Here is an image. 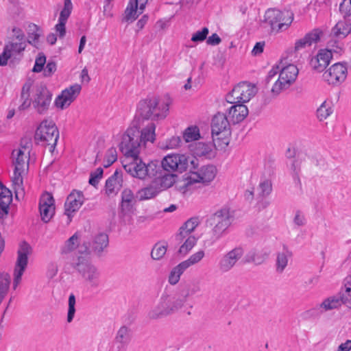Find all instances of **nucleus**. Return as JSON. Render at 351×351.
<instances>
[{"instance_id": "9d476101", "label": "nucleus", "mask_w": 351, "mask_h": 351, "mask_svg": "<svg viewBox=\"0 0 351 351\" xmlns=\"http://www.w3.org/2000/svg\"><path fill=\"white\" fill-rule=\"evenodd\" d=\"M256 93V88L247 82H241L235 86L226 96L230 104H243L250 100Z\"/></svg>"}, {"instance_id": "f704fd0d", "label": "nucleus", "mask_w": 351, "mask_h": 351, "mask_svg": "<svg viewBox=\"0 0 351 351\" xmlns=\"http://www.w3.org/2000/svg\"><path fill=\"white\" fill-rule=\"evenodd\" d=\"M344 305L351 308V276H347L343 280V286L339 292Z\"/></svg>"}, {"instance_id": "dca6fc26", "label": "nucleus", "mask_w": 351, "mask_h": 351, "mask_svg": "<svg viewBox=\"0 0 351 351\" xmlns=\"http://www.w3.org/2000/svg\"><path fill=\"white\" fill-rule=\"evenodd\" d=\"M82 90L81 85L75 84L65 88L55 100V106L63 110L69 107L78 97Z\"/></svg>"}, {"instance_id": "e2e57ef3", "label": "nucleus", "mask_w": 351, "mask_h": 351, "mask_svg": "<svg viewBox=\"0 0 351 351\" xmlns=\"http://www.w3.org/2000/svg\"><path fill=\"white\" fill-rule=\"evenodd\" d=\"M339 10L344 18L351 15V0H343L339 5Z\"/></svg>"}, {"instance_id": "4468645a", "label": "nucleus", "mask_w": 351, "mask_h": 351, "mask_svg": "<svg viewBox=\"0 0 351 351\" xmlns=\"http://www.w3.org/2000/svg\"><path fill=\"white\" fill-rule=\"evenodd\" d=\"M52 94L45 86L36 87L32 99V105L38 114H44L49 109Z\"/></svg>"}, {"instance_id": "2f4dec72", "label": "nucleus", "mask_w": 351, "mask_h": 351, "mask_svg": "<svg viewBox=\"0 0 351 351\" xmlns=\"http://www.w3.org/2000/svg\"><path fill=\"white\" fill-rule=\"evenodd\" d=\"M156 125L150 122L140 131V141L141 146H145L147 142L154 143L156 139Z\"/></svg>"}, {"instance_id": "603ef678", "label": "nucleus", "mask_w": 351, "mask_h": 351, "mask_svg": "<svg viewBox=\"0 0 351 351\" xmlns=\"http://www.w3.org/2000/svg\"><path fill=\"white\" fill-rule=\"evenodd\" d=\"M191 151L195 155L202 156L209 152V147L207 144L199 142L191 145Z\"/></svg>"}, {"instance_id": "37998d69", "label": "nucleus", "mask_w": 351, "mask_h": 351, "mask_svg": "<svg viewBox=\"0 0 351 351\" xmlns=\"http://www.w3.org/2000/svg\"><path fill=\"white\" fill-rule=\"evenodd\" d=\"M29 90L30 86L25 84L21 90V99L22 101L21 104L19 106V110H25L27 109L32 101L29 99Z\"/></svg>"}, {"instance_id": "cd10ccee", "label": "nucleus", "mask_w": 351, "mask_h": 351, "mask_svg": "<svg viewBox=\"0 0 351 351\" xmlns=\"http://www.w3.org/2000/svg\"><path fill=\"white\" fill-rule=\"evenodd\" d=\"M351 33V23L346 19L339 21L332 28L330 36L337 39H343Z\"/></svg>"}, {"instance_id": "39448f33", "label": "nucleus", "mask_w": 351, "mask_h": 351, "mask_svg": "<svg viewBox=\"0 0 351 351\" xmlns=\"http://www.w3.org/2000/svg\"><path fill=\"white\" fill-rule=\"evenodd\" d=\"M141 144L140 130L136 127H130L122 135L119 149L125 158L137 156L140 153Z\"/></svg>"}, {"instance_id": "ddd939ff", "label": "nucleus", "mask_w": 351, "mask_h": 351, "mask_svg": "<svg viewBox=\"0 0 351 351\" xmlns=\"http://www.w3.org/2000/svg\"><path fill=\"white\" fill-rule=\"evenodd\" d=\"M189 163V158L184 154H173L165 156L162 162L161 167L168 172L182 173L186 171Z\"/></svg>"}, {"instance_id": "f03ea898", "label": "nucleus", "mask_w": 351, "mask_h": 351, "mask_svg": "<svg viewBox=\"0 0 351 351\" xmlns=\"http://www.w3.org/2000/svg\"><path fill=\"white\" fill-rule=\"evenodd\" d=\"M189 296V293L162 295L158 303L149 311L148 317L158 319L175 313L184 306Z\"/></svg>"}, {"instance_id": "774afa93", "label": "nucleus", "mask_w": 351, "mask_h": 351, "mask_svg": "<svg viewBox=\"0 0 351 351\" xmlns=\"http://www.w3.org/2000/svg\"><path fill=\"white\" fill-rule=\"evenodd\" d=\"M293 221L295 224L298 226H302L306 223L305 217L300 211L296 212Z\"/></svg>"}, {"instance_id": "412c9836", "label": "nucleus", "mask_w": 351, "mask_h": 351, "mask_svg": "<svg viewBox=\"0 0 351 351\" xmlns=\"http://www.w3.org/2000/svg\"><path fill=\"white\" fill-rule=\"evenodd\" d=\"M84 202V195L81 191H73L66 198L64 204V214L71 221L72 214L77 212Z\"/></svg>"}, {"instance_id": "473e14b6", "label": "nucleus", "mask_w": 351, "mask_h": 351, "mask_svg": "<svg viewBox=\"0 0 351 351\" xmlns=\"http://www.w3.org/2000/svg\"><path fill=\"white\" fill-rule=\"evenodd\" d=\"M343 304H344V302L339 293L338 295H332L324 300L319 306L324 311H328L339 308Z\"/></svg>"}, {"instance_id": "9b49d317", "label": "nucleus", "mask_w": 351, "mask_h": 351, "mask_svg": "<svg viewBox=\"0 0 351 351\" xmlns=\"http://www.w3.org/2000/svg\"><path fill=\"white\" fill-rule=\"evenodd\" d=\"M74 267L82 274L90 286L97 288L100 285V273L97 268L83 257H79Z\"/></svg>"}, {"instance_id": "5701e85b", "label": "nucleus", "mask_w": 351, "mask_h": 351, "mask_svg": "<svg viewBox=\"0 0 351 351\" xmlns=\"http://www.w3.org/2000/svg\"><path fill=\"white\" fill-rule=\"evenodd\" d=\"M122 186V173L118 170H116L106 181L105 193L108 196L115 195L118 193Z\"/></svg>"}, {"instance_id": "338daca9", "label": "nucleus", "mask_w": 351, "mask_h": 351, "mask_svg": "<svg viewBox=\"0 0 351 351\" xmlns=\"http://www.w3.org/2000/svg\"><path fill=\"white\" fill-rule=\"evenodd\" d=\"M221 42V38L216 33L213 34L210 36H209L206 40V43L208 45L215 46L220 44Z\"/></svg>"}, {"instance_id": "aec40b11", "label": "nucleus", "mask_w": 351, "mask_h": 351, "mask_svg": "<svg viewBox=\"0 0 351 351\" xmlns=\"http://www.w3.org/2000/svg\"><path fill=\"white\" fill-rule=\"evenodd\" d=\"M25 47V41L9 42L5 44L3 53L0 54V65H6L9 59L22 53Z\"/></svg>"}, {"instance_id": "09e8293b", "label": "nucleus", "mask_w": 351, "mask_h": 351, "mask_svg": "<svg viewBox=\"0 0 351 351\" xmlns=\"http://www.w3.org/2000/svg\"><path fill=\"white\" fill-rule=\"evenodd\" d=\"M182 264L180 263L176 267H175L170 272L169 276V282L171 285H176V283H178L180 280V276L186 269L185 267H182Z\"/></svg>"}, {"instance_id": "8fccbe9b", "label": "nucleus", "mask_w": 351, "mask_h": 351, "mask_svg": "<svg viewBox=\"0 0 351 351\" xmlns=\"http://www.w3.org/2000/svg\"><path fill=\"white\" fill-rule=\"evenodd\" d=\"M322 34V31L317 28L307 33L304 38L305 39V41L308 44V46H311L313 43H317L320 40V38Z\"/></svg>"}, {"instance_id": "79ce46f5", "label": "nucleus", "mask_w": 351, "mask_h": 351, "mask_svg": "<svg viewBox=\"0 0 351 351\" xmlns=\"http://www.w3.org/2000/svg\"><path fill=\"white\" fill-rule=\"evenodd\" d=\"M24 172L25 171H16V169H14L12 182L16 193H24L23 178V174Z\"/></svg>"}, {"instance_id": "393cba45", "label": "nucleus", "mask_w": 351, "mask_h": 351, "mask_svg": "<svg viewBox=\"0 0 351 351\" xmlns=\"http://www.w3.org/2000/svg\"><path fill=\"white\" fill-rule=\"evenodd\" d=\"M160 169H161L160 166ZM152 178H154L153 184L158 186V189L161 191L172 186L176 182V176L173 173H162L160 169L158 175Z\"/></svg>"}, {"instance_id": "0e129e2a", "label": "nucleus", "mask_w": 351, "mask_h": 351, "mask_svg": "<svg viewBox=\"0 0 351 351\" xmlns=\"http://www.w3.org/2000/svg\"><path fill=\"white\" fill-rule=\"evenodd\" d=\"M114 0H105L104 5V14L106 17H112V8Z\"/></svg>"}, {"instance_id": "bf43d9fd", "label": "nucleus", "mask_w": 351, "mask_h": 351, "mask_svg": "<svg viewBox=\"0 0 351 351\" xmlns=\"http://www.w3.org/2000/svg\"><path fill=\"white\" fill-rule=\"evenodd\" d=\"M75 297L73 294H71L69 297V309L67 314V322H71L75 313Z\"/></svg>"}, {"instance_id": "6e6552de", "label": "nucleus", "mask_w": 351, "mask_h": 351, "mask_svg": "<svg viewBox=\"0 0 351 351\" xmlns=\"http://www.w3.org/2000/svg\"><path fill=\"white\" fill-rule=\"evenodd\" d=\"M298 71V69L294 64H289L280 70L278 78L271 90L273 97L278 96L282 90L290 87L295 81Z\"/></svg>"}, {"instance_id": "7ed1b4c3", "label": "nucleus", "mask_w": 351, "mask_h": 351, "mask_svg": "<svg viewBox=\"0 0 351 351\" xmlns=\"http://www.w3.org/2000/svg\"><path fill=\"white\" fill-rule=\"evenodd\" d=\"M123 167L127 173L140 180L152 178L158 175L160 170V165L157 162L152 161L145 164L138 155L125 158Z\"/></svg>"}, {"instance_id": "7c9ffc66", "label": "nucleus", "mask_w": 351, "mask_h": 351, "mask_svg": "<svg viewBox=\"0 0 351 351\" xmlns=\"http://www.w3.org/2000/svg\"><path fill=\"white\" fill-rule=\"evenodd\" d=\"M292 256V252L286 245H283L282 252L276 254V269L278 273H282L288 265L289 259Z\"/></svg>"}, {"instance_id": "20e7f679", "label": "nucleus", "mask_w": 351, "mask_h": 351, "mask_svg": "<svg viewBox=\"0 0 351 351\" xmlns=\"http://www.w3.org/2000/svg\"><path fill=\"white\" fill-rule=\"evenodd\" d=\"M59 138V131L55 123L51 120L43 121L37 128L34 139L43 145L50 146L52 152L57 144Z\"/></svg>"}, {"instance_id": "ea45409f", "label": "nucleus", "mask_w": 351, "mask_h": 351, "mask_svg": "<svg viewBox=\"0 0 351 351\" xmlns=\"http://www.w3.org/2000/svg\"><path fill=\"white\" fill-rule=\"evenodd\" d=\"M155 184H151L138 191V197L139 200H145L154 197L159 193L160 189L156 187Z\"/></svg>"}, {"instance_id": "f8f14e48", "label": "nucleus", "mask_w": 351, "mask_h": 351, "mask_svg": "<svg viewBox=\"0 0 351 351\" xmlns=\"http://www.w3.org/2000/svg\"><path fill=\"white\" fill-rule=\"evenodd\" d=\"M244 253V248L241 246H237L225 253L219 260L217 264L219 271L222 274L229 272L242 258Z\"/></svg>"}, {"instance_id": "b1692460", "label": "nucleus", "mask_w": 351, "mask_h": 351, "mask_svg": "<svg viewBox=\"0 0 351 351\" xmlns=\"http://www.w3.org/2000/svg\"><path fill=\"white\" fill-rule=\"evenodd\" d=\"M228 109V119L232 124H237L245 119L248 114V109L243 104H234Z\"/></svg>"}, {"instance_id": "4d7b16f0", "label": "nucleus", "mask_w": 351, "mask_h": 351, "mask_svg": "<svg viewBox=\"0 0 351 351\" xmlns=\"http://www.w3.org/2000/svg\"><path fill=\"white\" fill-rule=\"evenodd\" d=\"M104 170L101 167H98L95 171L90 174L89 184L93 186H96L99 180L102 178Z\"/></svg>"}, {"instance_id": "6e6d98bb", "label": "nucleus", "mask_w": 351, "mask_h": 351, "mask_svg": "<svg viewBox=\"0 0 351 351\" xmlns=\"http://www.w3.org/2000/svg\"><path fill=\"white\" fill-rule=\"evenodd\" d=\"M77 240L78 237L77 234H74L66 241L64 247L62 249V252L68 253L75 249L78 245Z\"/></svg>"}, {"instance_id": "c756f323", "label": "nucleus", "mask_w": 351, "mask_h": 351, "mask_svg": "<svg viewBox=\"0 0 351 351\" xmlns=\"http://www.w3.org/2000/svg\"><path fill=\"white\" fill-rule=\"evenodd\" d=\"M199 224V219L197 217H192L187 220L180 228V232L176 235V240L181 243L187 237L191 235V232Z\"/></svg>"}, {"instance_id": "a19ab883", "label": "nucleus", "mask_w": 351, "mask_h": 351, "mask_svg": "<svg viewBox=\"0 0 351 351\" xmlns=\"http://www.w3.org/2000/svg\"><path fill=\"white\" fill-rule=\"evenodd\" d=\"M10 285V276L5 272L0 274V304L6 296Z\"/></svg>"}, {"instance_id": "4c0bfd02", "label": "nucleus", "mask_w": 351, "mask_h": 351, "mask_svg": "<svg viewBox=\"0 0 351 351\" xmlns=\"http://www.w3.org/2000/svg\"><path fill=\"white\" fill-rule=\"evenodd\" d=\"M71 13L60 11L58 23L55 25V31L60 38L66 35V23Z\"/></svg>"}, {"instance_id": "69168bd1", "label": "nucleus", "mask_w": 351, "mask_h": 351, "mask_svg": "<svg viewBox=\"0 0 351 351\" xmlns=\"http://www.w3.org/2000/svg\"><path fill=\"white\" fill-rule=\"evenodd\" d=\"M44 75L45 77H50L56 71V64L54 62H49L46 66L43 69Z\"/></svg>"}, {"instance_id": "c03bdc74", "label": "nucleus", "mask_w": 351, "mask_h": 351, "mask_svg": "<svg viewBox=\"0 0 351 351\" xmlns=\"http://www.w3.org/2000/svg\"><path fill=\"white\" fill-rule=\"evenodd\" d=\"M200 138V133L198 127H188L183 132V138L186 143L198 140Z\"/></svg>"}, {"instance_id": "72a5a7b5", "label": "nucleus", "mask_w": 351, "mask_h": 351, "mask_svg": "<svg viewBox=\"0 0 351 351\" xmlns=\"http://www.w3.org/2000/svg\"><path fill=\"white\" fill-rule=\"evenodd\" d=\"M269 253L266 252H256L255 250H252L245 255L243 263H253L255 265H258L263 263L267 259Z\"/></svg>"}, {"instance_id": "4be33fe9", "label": "nucleus", "mask_w": 351, "mask_h": 351, "mask_svg": "<svg viewBox=\"0 0 351 351\" xmlns=\"http://www.w3.org/2000/svg\"><path fill=\"white\" fill-rule=\"evenodd\" d=\"M331 59V52L330 51L320 49L317 54L311 59L310 65L313 70L322 72L329 64Z\"/></svg>"}, {"instance_id": "a878e982", "label": "nucleus", "mask_w": 351, "mask_h": 351, "mask_svg": "<svg viewBox=\"0 0 351 351\" xmlns=\"http://www.w3.org/2000/svg\"><path fill=\"white\" fill-rule=\"evenodd\" d=\"M12 163L14 169L16 171H25L29 167V156L22 149H16L12 151Z\"/></svg>"}, {"instance_id": "de8ad7c7", "label": "nucleus", "mask_w": 351, "mask_h": 351, "mask_svg": "<svg viewBox=\"0 0 351 351\" xmlns=\"http://www.w3.org/2000/svg\"><path fill=\"white\" fill-rule=\"evenodd\" d=\"M115 339L121 344L128 345L130 340V329L126 326H121L119 329Z\"/></svg>"}, {"instance_id": "bb28decb", "label": "nucleus", "mask_w": 351, "mask_h": 351, "mask_svg": "<svg viewBox=\"0 0 351 351\" xmlns=\"http://www.w3.org/2000/svg\"><path fill=\"white\" fill-rule=\"evenodd\" d=\"M135 203V197L132 190L125 189L121 193V202L120 204L121 213L123 215L130 213Z\"/></svg>"}, {"instance_id": "052dcab7", "label": "nucleus", "mask_w": 351, "mask_h": 351, "mask_svg": "<svg viewBox=\"0 0 351 351\" xmlns=\"http://www.w3.org/2000/svg\"><path fill=\"white\" fill-rule=\"evenodd\" d=\"M208 33V28L206 27H203L201 31H197L193 34L191 40L195 43L203 42L206 39Z\"/></svg>"}, {"instance_id": "5fc2aeb1", "label": "nucleus", "mask_w": 351, "mask_h": 351, "mask_svg": "<svg viewBox=\"0 0 351 351\" xmlns=\"http://www.w3.org/2000/svg\"><path fill=\"white\" fill-rule=\"evenodd\" d=\"M258 195L261 197L269 195L272 191V184L270 180H264L261 181L257 189Z\"/></svg>"}, {"instance_id": "a211bd4d", "label": "nucleus", "mask_w": 351, "mask_h": 351, "mask_svg": "<svg viewBox=\"0 0 351 351\" xmlns=\"http://www.w3.org/2000/svg\"><path fill=\"white\" fill-rule=\"evenodd\" d=\"M216 174L217 169L215 166L205 165L196 171H191L188 178L191 183L208 184L214 180Z\"/></svg>"}, {"instance_id": "49530a36", "label": "nucleus", "mask_w": 351, "mask_h": 351, "mask_svg": "<svg viewBox=\"0 0 351 351\" xmlns=\"http://www.w3.org/2000/svg\"><path fill=\"white\" fill-rule=\"evenodd\" d=\"M205 253L203 250H199L193 254H192L187 260L181 262L182 264V267H185L186 269H188L191 266L195 265L201 261V260L204 257Z\"/></svg>"}, {"instance_id": "a18cd8bd", "label": "nucleus", "mask_w": 351, "mask_h": 351, "mask_svg": "<svg viewBox=\"0 0 351 351\" xmlns=\"http://www.w3.org/2000/svg\"><path fill=\"white\" fill-rule=\"evenodd\" d=\"M182 241L184 243L180 247L178 252L182 255H186L195 246L197 243V239L193 235H187Z\"/></svg>"}, {"instance_id": "13d9d810", "label": "nucleus", "mask_w": 351, "mask_h": 351, "mask_svg": "<svg viewBox=\"0 0 351 351\" xmlns=\"http://www.w3.org/2000/svg\"><path fill=\"white\" fill-rule=\"evenodd\" d=\"M166 252V246L160 244H156L151 252V256L152 258L155 260H159L163 257Z\"/></svg>"}, {"instance_id": "3c124183", "label": "nucleus", "mask_w": 351, "mask_h": 351, "mask_svg": "<svg viewBox=\"0 0 351 351\" xmlns=\"http://www.w3.org/2000/svg\"><path fill=\"white\" fill-rule=\"evenodd\" d=\"M117 160V152L116 148H109L105 154L104 167L107 168L111 166Z\"/></svg>"}, {"instance_id": "680f3d73", "label": "nucleus", "mask_w": 351, "mask_h": 351, "mask_svg": "<svg viewBox=\"0 0 351 351\" xmlns=\"http://www.w3.org/2000/svg\"><path fill=\"white\" fill-rule=\"evenodd\" d=\"M46 63V57L43 53H40L35 60V64L32 71L35 73H39L44 69Z\"/></svg>"}, {"instance_id": "f3484780", "label": "nucleus", "mask_w": 351, "mask_h": 351, "mask_svg": "<svg viewBox=\"0 0 351 351\" xmlns=\"http://www.w3.org/2000/svg\"><path fill=\"white\" fill-rule=\"evenodd\" d=\"M213 219L216 221V224L213 232L216 239H219L230 226L232 216L230 215L229 209L224 208L214 214Z\"/></svg>"}, {"instance_id": "864d4df0", "label": "nucleus", "mask_w": 351, "mask_h": 351, "mask_svg": "<svg viewBox=\"0 0 351 351\" xmlns=\"http://www.w3.org/2000/svg\"><path fill=\"white\" fill-rule=\"evenodd\" d=\"M335 38L330 39L327 44L328 48L326 49L331 52V57L332 58L333 53L341 54L343 52V43H339Z\"/></svg>"}, {"instance_id": "2eb2a0df", "label": "nucleus", "mask_w": 351, "mask_h": 351, "mask_svg": "<svg viewBox=\"0 0 351 351\" xmlns=\"http://www.w3.org/2000/svg\"><path fill=\"white\" fill-rule=\"evenodd\" d=\"M348 75L346 63L337 62L332 64L323 74L324 80L330 85L337 86L345 81Z\"/></svg>"}, {"instance_id": "1a4fd4ad", "label": "nucleus", "mask_w": 351, "mask_h": 351, "mask_svg": "<svg viewBox=\"0 0 351 351\" xmlns=\"http://www.w3.org/2000/svg\"><path fill=\"white\" fill-rule=\"evenodd\" d=\"M32 253V247L27 242L20 244L17 252V259L14 269L13 289H16L22 280V276L28 263V256Z\"/></svg>"}, {"instance_id": "6ab92c4d", "label": "nucleus", "mask_w": 351, "mask_h": 351, "mask_svg": "<svg viewBox=\"0 0 351 351\" xmlns=\"http://www.w3.org/2000/svg\"><path fill=\"white\" fill-rule=\"evenodd\" d=\"M39 211L42 221L45 223L49 222L55 213L54 199L51 193L45 192L41 195Z\"/></svg>"}, {"instance_id": "423d86ee", "label": "nucleus", "mask_w": 351, "mask_h": 351, "mask_svg": "<svg viewBox=\"0 0 351 351\" xmlns=\"http://www.w3.org/2000/svg\"><path fill=\"white\" fill-rule=\"evenodd\" d=\"M293 20V14L289 10L281 11L277 9H268L265 14V21L272 31L276 32L286 30Z\"/></svg>"}, {"instance_id": "58836bf2", "label": "nucleus", "mask_w": 351, "mask_h": 351, "mask_svg": "<svg viewBox=\"0 0 351 351\" xmlns=\"http://www.w3.org/2000/svg\"><path fill=\"white\" fill-rule=\"evenodd\" d=\"M333 112L330 101H324L316 110V117L319 121L326 120Z\"/></svg>"}, {"instance_id": "c9c22d12", "label": "nucleus", "mask_w": 351, "mask_h": 351, "mask_svg": "<svg viewBox=\"0 0 351 351\" xmlns=\"http://www.w3.org/2000/svg\"><path fill=\"white\" fill-rule=\"evenodd\" d=\"M138 0H130L125 10L124 16L122 19L125 22H133L138 16Z\"/></svg>"}, {"instance_id": "0eeeda50", "label": "nucleus", "mask_w": 351, "mask_h": 351, "mask_svg": "<svg viewBox=\"0 0 351 351\" xmlns=\"http://www.w3.org/2000/svg\"><path fill=\"white\" fill-rule=\"evenodd\" d=\"M230 121L226 113L218 112L214 115L211 123L213 141H221L223 144H228V137L231 134Z\"/></svg>"}, {"instance_id": "c85d7f7f", "label": "nucleus", "mask_w": 351, "mask_h": 351, "mask_svg": "<svg viewBox=\"0 0 351 351\" xmlns=\"http://www.w3.org/2000/svg\"><path fill=\"white\" fill-rule=\"evenodd\" d=\"M12 201V195L11 191L1 185L0 191V219H3L8 215Z\"/></svg>"}, {"instance_id": "e433bc0d", "label": "nucleus", "mask_w": 351, "mask_h": 351, "mask_svg": "<svg viewBox=\"0 0 351 351\" xmlns=\"http://www.w3.org/2000/svg\"><path fill=\"white\" fill-rule=\"evenodd\" d=\"M108 236L106 234L100 233L97 234L92 244L93 252L99 254L108 245Z\"/></svg>"}, {"instance_id": "f257e3e1", "label": "nucleus", "mask_w": 351, "mask_h": 351, "mask_svg": "<svg viewBox=\"0 0 351 351\" xmlns=\"http://www.w3.org/2000/svg\"><path fill=\"white\" fill-rule=\"evenodd\" d=\"M171 103V99L168 96L161 99L156 97H147L139 101L138 111L143 119H162L167 117Z\"/></svg>"}]
</instances>
